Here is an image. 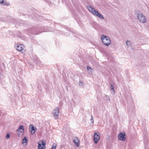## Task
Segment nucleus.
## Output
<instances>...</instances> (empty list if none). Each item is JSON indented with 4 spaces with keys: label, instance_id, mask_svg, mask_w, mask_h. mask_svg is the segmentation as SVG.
Listing matches in <instances>:
<instances>
[{
    "label": "nucleus",
    "instance_id": "f257e3e1",
    "mask_svg": "<svg viewBox=\"0 0 149 149\" xmlns=\"http://www.w3.org/2000/svg\"><path fill=\"white\" fill-rule=\"evenodd\" d=\"M63 2H64L65 4L67 6L71 11H73V9L69 0H62ZM73 5L77 9L79 7V2L78 0H71Z\"/></svg>",
    "mask_w": 149,
    "mask_h": 149
},
{
    "label": "nucleus",
    "instance_id": "f03ea898",
    "mask_svg": "<svg viewBox=\"0 0 149 149\" xmlns=\"http://www.w3.org/2000/svg\"><path fill=\"white\" fill-rule=\"evenodd\" d=\"M41 29V28L34 27L26 29L25 30V31L28 34H31L33 35H36L41 33L43 32L40 30Z\"/></svg>",
    "mask_w": 149,
    "mask_h": 149
},
{
    "label": "nucleus",
    "instance_id": "7ed1b4c3",
    "mask_svg": "<svg viewBox=\"0 0 149 149\" xmlns=\"http://www.w3.org/2000/svg\"><path fill=\"white\" fill-rule=\"evenodd\" d=\"M88 10L93 15L99 17L100 19H104V18L103 15L101 13H99L98 11L95 10L91 6L88 7Z\"/></svg>",
    "mask_w": 149,
    "mask_h": 149
},
{
    "label": "nucleus",
    "instance_id": "20e7f679",
    "mask_svg": "<svg viewBox=\"0 0 149 149\" xmlns=\"http://www.w3.org/2000/svg\"><path fill=\"white\" fill-rule=\"evenodd\" d=\"M101 40L103 44L108 46L111 43V40L108 37L102 35L101 36Z\"/></svg>",
    "mask_w": 149,
    "mask_h": 149
},
{
    "label": "nucleus",
    "instance_id": "39448f33",
    "mask_svg": "<svg viewBox=\"0 0 149 149\" xmlns=\"http://www.w3.org/2000/svg\"><path fill=\"white\" fill-rule=\"evenodd\" d=\"M137 14V17L139 21L141 22L144 23L146 22V20L145 17L139 11H138Z\"/></svg>",
    "mask_w": 149,
    "mask_h": 149
},
{
    "label": "nucleus",
    "instance_id": "423d86ee",
    "mask_svg": "<svg viewBox=\"0 0 149 149\" xmlns=\"http://www.w3.org/2000/svg\"><path fill=\"white\" fill-rule=\"evenodd\" d=\"M59 112V109L58 107H56L53 111V116L55 119L57 120L58 118Z\"/></svg>",
    "mask_w": 149,
    "mask_h": 149
},
{
    "label": "nucleus",
    "instance_id": "0eeeda50",
    "mask_svg": "<svg viewBox=\"0 0 149 149\" xmlns=\"http://www.w3.org/2000/svg\"><path fill=\"white\" fill-rule=\"evenodd\" d=\"M100 138V134L99 132H95L93 136V140L95 144L97 143Z\"/></svg>",
    "mask_w": 149,
    "mask_h": 149
},
{
    "label": "nucleus",
    "instance_id": "6e6552de",
    "mask_svg": "<svg viewBox=\"0 0 149 149\" xmlns=\"http://www.w3.org/2000/svg\"><path fill=\"white\" fill-rule=\"evenodd\" d=\"M135 106L133 103H132L131 105H128V112L129 113H134V111Z\"/></svg>",
    "mask_w": 149,
    "mask_h": 149
},
{
    "label": "nucleus",
    "instance_id": "1a4fd4ad",
    "mask_svg": "<svg viewBox=\"0 0 149 149\" xmlns=\"http://www.w3.org/2000/svg\"><path fill=\"white\" fill-rule=\"evenodd\" d=\"M118 140L124 141L125 140V134L124 133L123 134L122 132H120L118 135Z\"/></svg>",
    "mask_w": 149,
    "mask_h": 149
},
{
    "label": "nucleus",
    "instance_id": "9d476101",
    "mask_svg": "<svg viewBox=\"0 0 149 149\" xmlns=\"http://www.w3.org/2000/svg\"><path fill=\"white\" fill-rule=\"evenodd\" d=\"M42 143L39 142L38 143V149H45V148L46 142L44 141H42Z\"/></svg>",
    "mask_w": 149,
    "mask_h": 149
},
{
    "label": "nucleus",
    "instance_id": "9b49d317",
    "mask_svg": "<svg viewBox=\"0 0 149 149\" xmlns=\"http://www.w3.org/2000/svg\"><path fill=\"white\" fill-rule=\"evenodd\" d=\"M15 47L17 50L20 51L23 49L24 46L23 45L18 44L15 45Z\"/></svg>",
    "mask_w": 149,
    "mask_h": 149
},
{
    "label": "nucleus",
    "instance_id": "f8f14e48",
    "mask_svg": "<svg viewBox=\"0 0 149 149\" xmlns=\"http://www.w3.org/2000/svg\"><path fill=\"white\" fill-rule=\"evenodd\" d=\"M29 17H32L33 18H36L40 20L41 19H42V17L40 15L36 13H34L33 14V15H31H31H30Z\"/></svg>",
    "mask_w": 149,
    "mask_h": 149
},
{
    "label": "nucleus",
    "instance_id": "ddd939ff",
    "mask_svg": "<svg viewBox=\"0 0 149 149\" xmlns=\"http://www.w3.org/2000/svg\"><path fill=\"white\" fill-rule=\"evenodd\" d=\"M34 56L35 58H34V60L36 63L40 67H42L43 65L42 62L39 59L37 58V57L36 56Z\"/></svg>",
    "mask_w": 149,
    "mask_h": 149
},
{
    "label": "nucleus",
    "instance_id": "4468645a",
    "mask_svg": "<svg viewBox=\"0 0 149 149\" xmlns=\"http://www.w3.org/2000/svg\"><path fill=\"white\" fill-rule=\"evenodd\" d=\"M30 129H31V133L32 135L34 134L36 130V127H35L33 125L31 124L29 126Z\"/></svg>",
    "mask_w": 149,
    "mask_h": 149
},
{
    "label": "nucleus",
    "instance_id": "2eb2a0df",
    "mask_svg": "<svg viewBox=\"0 0 149 149\" xmlns=\"http://www.w3.org/2000/svg\"><path fill=\"white\" fill-rule=\"evenodd\" d=\"M142 131L143 132V134L145 136V139H147L148 137V135L147 133V129L146 127H144V129H142Z\"/></svg>",
    "mask_w": 149,
    "mask_h": 149
},
{
    "label": "nucleus",
    "instance_id": "dca6fc26",
    "mask_svg": "<svg viewBox=\"0 0 149 149\" xmlns=\"http://www.w3.org/2000/svg\"><path fill=\"white\" fill-rule=\"evenodd\" d=\"M24 126L23 125H20L18 129L17 130V132H24Z\"/></svg>",
    "mask_w": 149,
    "mask_h": 149
},
{
    "label": "nucleus",
    "instance_id": "f3484780",
    "mask_svg": "<svg viewBox=\"0 0 149 149\" xmlns=\"http://www.w3.org/2000/svg\"><path fill=\"white\" fill-rule=\"evenodd\" d=\"M87 69L88 71L89 72H92L93 70L88 65L87 66Z\"/></svg>",
    "mask_w": 149,
    "mask_h": 149
},
{
    "label": "nucleus",
    "instance_id": "a211bd4d",
    "mask_svg": "<svg viewBox=\"0 0 149 149\" xmlns=\"http://www.w3.org/2000/svg\"><path fill=\"white\" fill-rule=\"evenodd\" d=\"M3 5L7 6H9L10 5V2L6 1H4V2L3 3Z\"/></svg>",
    "mask_w": 149,
    "mask_h": 149
},
{
    "label": "nucleus",
    "instance_id": "6ab92c4d",
    "mask_svg": "<svg viewBox=\"0 0 149 149\" xmlns=\"http://www.w3.org/2000/svg\"><path fill=\"white\" fill-rule=\"evenodd\" d=\"M28 142V140L26 137H24L22 140V143H27Z\"/></svg>",
    "mask_w": 149,
    "mask_h": 149
},
{
    "label": "nucleus",
    "instance_id": "aec40b11",
    "mask_svg": "<svg viewBox=\"0 0 149 149\" xmlns=\"http://www.w3.org/2000/svg\"><path fill=\"white\" fill-rule=\"evenodd\" d=\"M126 43L127 45L128 46H129L130 47H131L132 46V44L131 42L130 41L128 40H127L126 41Z\"/></svg>",
    "mask_w": 149,
    "mask_h": 149
},
{
    "label": "nucleus",
    "instance_id": "412c9836",
    "mask_svg": "<svg viewBox=\"0 0 149 149\" xmlns=\"http://www.w3.org/2000/svg\"><path fill=\"white\" fill-rule=\"evenodd\" d=\"M73 142L78 147L79 146V143L78 142H76L75 140H73Z\"/></svg>",
    "mask_w": 149,
    "mask_h": 149
},
{
    "label": "nucleus",
    "instance_id": "4be33fe9",
    "mask_svg": "<svg viewBox=\"0 0 149 149\" xmlns=\"http://www.w3.org/2000/svg\"><path fill=\"white\" fill-rule=\"evenodd\" d=\"M110 88H111V91H113L114 92V86H113V85L112 84H110Z\"/></svg>",
    "mask_w": 149,
    "mask_h": 149
},
{
    "label": "nucleus",
    "instance_id": "5701e85b",
    "mask_svg": "<svg viewBox=\"0 0 149 149\" xmlns=\"http://www.w3.org/2000/svg\"><path fill=\"white\" fill-rule=\"evenodd\" d=\"M105 97L106 100H108L110 101V97L109 96L106 95H105Z\"/></svg>",
    "mask_w": 149,
    "mask_h": 149
},
{
    "label": "nucleus",
    "instance_id": "b1692460",
    "mask_svg": "<svg viewBox=\"0 0 149 149\" xmlns=\"http://www.w3.org/2000/svg\"><path fill=\"white\" fill-rule=\"evenodd\" d=\"M79 86H83L84 85L83 82L81 81H79Z\"/></svg>",
    "mask_w": 149,
    "mask_h": 149
},
{
    "label": "nucleus",
    "instance_id": "393cba45",
    "mask_svg": "<svg viewBox=\"0 0 149 149\" xmlns=\"http://www.w3.org/2000/svg\"><path fill=\"white\" fill-rule=\"evenodd\" d=\"M77 37L78 38V39L80 40H82L83 38V37H82L81 36H80L79 35L77 36Z\"/></svg>",
    "mask_w": 149,
    "mask_h": 149
},
{
    "label": "nucleus",
    "instance_id": "a878e982",
    "mask_svg": "<svg viewBox=\"0 0 149 149\" xmlns=\"http://www.w3.org/2000/svg\"><path fill=\"white\" fill-rule=\"evenodd\" d=\"M11 21L13 24H15L16 23V20L15 19H11Z\"/></svg>",
    "mask_w": 149,
    "mask_h": 149
},
{
    "label": "nucleus",
    "instance_id": "bb28decb",
    "mask_svg": "<svg viewBox=\"0 0 149 149\" xmlns=\"http://www.w3.org/2000/svg\"><path fill=\"white\" fill-rule=\"evenodd\" d=\"M91 118L90 119V121L92 123H93L94 122V120L93 119V117L92 115L91 116Z\"/></svg>",
    "mask_w": 149,
    "mask_h": 149
},
{
    "label": "nucleus",
    "instance_id": "cd10ccee",
    "mask_svg": "<svg viewBox=\"0 0 149 149\" xmlns=\"http://www.w3.org/2000/svg\"><path fill=\"white\" fill-rule=\"evenodd\" d=\"M56 145L54 146V144H53L51 149H56Z\"/></svg>",
    "mask_w": 149,
    "mask_h": 149
},
{
    "label": "nucleus",
    "instance_id": "c85d7f7f",
    "mask_svg": "<svg viewBox=\"0 0 149 149\" xmlns=\"http://www.w3.org/2000/svg\"><path fill=\"white\" fill-rule=\"evenodd\" d=\"M10 137V135L9 134H7L6 135V138L7 139H8Z\"/></svg>",
    "mask_w": 149,
    "mask_h": 149
},
{
    "label": "nucleus",
    "instance_id": "c756f323",
    "mask_svg": "<svg viewBox=\"0 0 149 149\" xmlns=\"http://www.w3.org/2000/svg\"><path fill=\"white\" fill-rule=\"evenodd\" d=\"M4 2V0H0V4H3V3Z\"/></svg>",
    "mask_w": 149,
    "mask_h": 149
},
{
    "label": "nucleus",
    "instance_id": "7c9ffc66",
    "mask_svg": "<svg viewBox=\"0 0 149 149\" xmlns=\"http://www.w3.org/2000/svg\"><path fill=\"white\" fill-rule=\"evenodd\" d=\"M3 73L1 72H0V77H1L2 75L3 74ZM1 79V77H0V79Z\"/></svg>",
    "mask_w": 149,
    "mask_h": 149
},
{
    "label": "nucleus",
    "instance_id": "2f4dec72",
    "mask_svg": "<svg viewBox=\"0 0 149 149\" xmlns=\"http://www.w3.org/2000/svg\"><path fill=\"white\" fill-rule=\"evenodd\" d=\"M0 72H1L3 73V70L2 69H1L0 70Z\"/></svg>",
    "mask_w": 149,
    "mask_h": 149
},
{
    "label": "nucleus",
    "instance_id": "473e14b6",
    "mask_svg": "<svg viewBox=\"0 0 149 149\" xmlns=\"http://www.w3.org/2000/svg\"><path fill=\"white\" fill-rule=\"evenodd\" d=\"M68 86H66V88H67V89L68 90Z\"/></svg>",
    "mask_w": 149,
    "mask_h": 149
},
{
    "label": "nucleus",
    "instance_id": "72a5a7b5",
    "mask_svg": "<svg viewBox=\"0 0 149 149\" xmlns=\"http://www.w3.org/2000/svg\"><path fill=\"white\" fill-rule=\"evenodd\" d=\"M76 139H77V140H78V138L77 137H76Z\"/></svg>",
    "mask_w": 149,
    "mask_h": 149
},
{
    "label": "nucleus",
    "instance_id": "f704fd0d",
    "mask_svg": "<svg viewBox=\"0 0 149 149\" xmlns=\"http://www.w3.org/2000/svg\"><path fill=\"white\" fill-rule=\"evenodd\" d=\"M75 18V20H77L76 18Z\"/></svg>",
    "mask_w": 149,
    "mask_h": 149
},
{
    "label": "nucleus",
    "instance_id": "c9c22d12",
    "mask_svg": "<svg viewBox=\"0 0 149 149\" xmlns=\"http://www.w3.org/2000/svg\"><path fill=\"white\" fill-rule=\"evenodd\" d=\"M95 23V24H96V23Z\"/></svg>",
    "mask_w": 149,
    "mask_h": 149
},
{
    "label": "nucleus",
    "instance_id": "e433bc0d",
    "mask_svg": "<svg viewBox=\"0 0 149 149\" xmlns=\"http://www.w3.org/2000/svg\"><path fill=\"white\" fill-rule=\"evenodd\" d=\"M44 29H45L44 27Z\"/></svg>",
    "mask_w": 149,
    "mask_h": 149
}]
</instances>
